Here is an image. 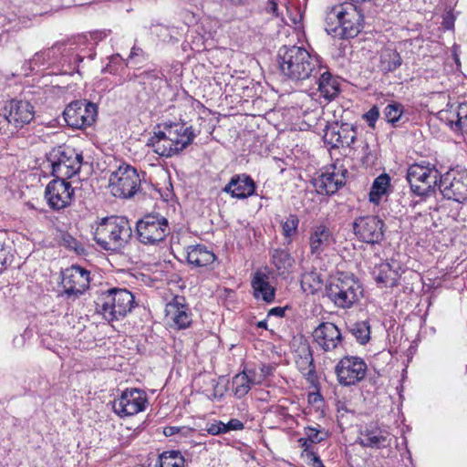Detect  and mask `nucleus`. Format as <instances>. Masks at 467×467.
Here are the masks:
<instances>
[{
  "label": "nucleus",
  "mask_w": 467,
  "mask_h": 467,
  "mask_svg": "<svg viewBox=\"0 0 467 467\" xmlns=\"http://www.w3.org/2000/svg\"><path fill=\"white\" fill-rule=\"evenodd\" d=\"M299 219L296 214H289L282 223V233L287 244H291L293 236L296 234Z\"/></svg>",
  "instance_id": "nucleus-38"
},
{
  "label": "nucleus",
  "mask_w": 467,
  "mask_h": 467,
  "mask_svg": "<svg viewBox=\"0 0 467 467\" xmlns=\"http://www.w3.org/2000/svg\"><path fill=\"white\" fill-rule=\"evenodd\" d=\"M456 105H447V109L439 112L440 119L446 121L451 128L457 129Z\"/></svg>",
  "instance_id": "nucleus-42"
},
{
  "label": "nucleus",
  "mask_w": 467,
  "mask_h": 467,
  "mask_svg": "<svg viewBox=\"0 0 467 467\" xmlns=\"http://www.w3.org/2000/svg\"><path fill=\"white\" fill-rule=\"evenodd\" d=\"M147 405V393L143 389L131 388L123 390L120 396L114 400L112 408L118 416L125 418L145 410Z\"/></svg>",
  "instance_id": "nucleus-14"
},
{
  "label": "nucleus",
  "mask_w": 467,
  "mask_h": 467,
  "mask_svg": "<svg viewBox=\"0 0 467 467\" xmlns=\"http://www.w3.org/2000/svg\"><path fill=\"white\" fill-rule=\"evenodd\" d=\"M268 9L269 12L274 14L275 16H278V5L275 0H269L268 2Z\"/></svg>",
  "instance_id": "nucleus-52"
},
{
  "label": "nucleus",
  "mask_w": 467,
  "mask_h": 467,
  "mask_svg": "<svg viewBox=\"0 0 467 467\" xmlns=\"http://www.w3.org/2000/svg\"><path fill=\"white\" fill-rule=\"evenodd\" d=\"M363 150H364L365 155L362 158V161L365 164H369L371 162V156H370V152H367V150H368V143H366L364 145Z\"/></svg>",
  "instance_id": "nucleus-53"
},
{
  "label": "nucleus",
  "mask_w": 467,
  "mask_h": 467,
  "mask_svg": "<svg viewBox=\"0 0 467 467\" xmlns=\"http://www.w3.org/2000/svg\"><path fill=\"white\" fill-rule=\"evenodd\" d=\"M385 119L394 127L400 126L409 120L404 117V107L399 102L388 104L384 109Z\"/></svg>",
  "instance_id": "nucleus-34"
},
{
  "label": "nucleus",
  "mask_w": 467,
  "mask_h": 467,
  "mask_svg": "<svg viewBox=\"0 0 467 467\" xmlns=\"http://www.w3.org/2000/svg\"><path fill=\"white\" fill-rule=\"evenodd\" d=\"M441 176L434 164L422 161L411 164L408 168L406 178L415 194L426 196L434 192Z\"/></svg>",
  "instance_id": "nucleus-7"
},
{
  "label": "nucleus",
  "mask_w": 467,
  "mask_h": 467,
  "mask_svg": "<svg viewBox=\"0 0 467 467\" xmlns=\"http://www.w3.org/2000/svg\"><path fill=\"white\" fill-rule=\"evenodd\" d=\"M140 52H142L140 48H136L135 47H133L129 56V58H132L133 57L138 56Z\"/></svg>",
  "instance_id": "nucleus-54"
},
{
  "label": "nucleus",
  "mask_w": 467,
  "mask_h": 467,
  "mask_svg": "<svg viewBox=\"0 0 467 467\" xmlns=\"http://www.w3.org/2000/svg\"><path fill=\"white\" fill-rule=\"evenodd\" d=\"M378 285L384 287H394L398 285L400 274L390 264L382 263L373 272Z\"/></svg>",
  "instance_id": "nucleus-30"
},
{
  "label": "nucleus",
  "mask_w": 467,
  "mask_h": 467,
  "mask_svg": "<svg viewBox=\"0 0 467 467\" xmlns=\"http://www.w3.org/2000/svg\"><path fill=\"white\" fill-rule=\"evenodd\" d=\"M138 78L144 89L151 94L158 93L165 83L163 74L156 70L144 71L138 76Z\"/></svg>",
  "instance_id": "nucleus-31"
},
{
  "label": "nucleus",
  "mask_w": 467,
  "mask_h": 467,
  "mask_svg": "<svg viewBox=\"0 0 467 467\" xmlns=\"http://www.w3.org/2000/svg\"><path fill=\"white\" fill-rule=\"evenodd\" d=\"M313 338L325 352L336 350L342 345L339 328L331 322H323L313 331Z\"/></svg>",
  "instance_id": "nucleus-23"
},
{
  "label": "nucleus",
  "mask_w": 467,
  "mask_h": 467,
  "mask_svg": "<svg viewBox=\"0 0 467 467\" xmlns=\"http://www.w3.org/2000/svg\"><path fill=\"white\" fill-rule=\"evenodd\" d=\"M225 433L231 431H241L244 428V423L238 419H231L227 423H224Z\"/></svg>",
  "instance_id": "nucleus-48"
},
{
  "label": "nucleus",
  "mask_w": 467,
  "mask_h": 467,
  "mask_svg": "<svg viewBox=\"0 0 467 467\" xmlns=\"http://www.w3.org/2000/svg\"><path fill=\"white\" fill-rule=\"evenodd\" d=\"M252 380L245 373H239L233 378V392L238 399L244 397L251 389Z\"/></svg>",
  "instance_id": "nucleus-36"
},
{
  "label": "nucleus",
  "mask_w": 467,
  "mask_h": 467,
  "mask_svg": "<svg viewBox=\"0 0 467 467\" xmlns=\"http://www.w3.org/2000/svg\"><path fill=\"white\" fill-rule=\"evenodd\" d=\"M132 236L129 220L123 216H110L101 220L94 233L97 244L106 251L119 252Z\"/></svg>",
  "instance_id": "nucleus-4"
},
{
  "label": "nucleus",
  "mask_w": 467,
  "mask_h": 467,
  "mask_svg": "<svg viewBox=\"0 0 467 467\" xmlns=\"http://www.w3.org/2000/svg\"><path fill=\"white\" fill-rule=\"evenodd\" d=\"M82 160V154L70 148H54L47 154L52 175L63 181H67L79 171Z\"/></svg>",
  "instance_id": "nucleus-8"
},
{
  "label": "nucleus",
  "mask_w": 467,
  "mask_h": 467,
  "mask_svg": "<svg viewBox=\"0 0 467 467\" xmlns=\"http://www.w3.org/2000/svg\"><path fill=\"white\" fill-rule=\"evenodd\" d=\"M368 366L363 358L356 356L342 358L335 367L338 383L344 387L354 386L363 380Z\"/></svg>",
  "instance_id": "nucleus-13"
},
{
  "label": "nucleus",
  "mask_w": 467,
  "mask_h": 467,
  "mask_svg": "<svg viewBox=\"0 0 467 467\" xmlns=\"http://www.w3.org/2000/svg\"><path fill=\"white\" fill-rule=\"evenodd\" d=\"M170 233L168 220L158 214H147L137 222L138 240L147 245L162 242Z\"/></svg>",
  "instance_id": "nucleus-10"
},
{
  "label": "nucleus",
  "mask_w": 467,
  "mask_h": 467,
  "mask_svg": "<svg viewBox=\"0 0 467 467\" xmlns=\"http://www.w3.org/2000/svg\"><path fill=\"white\" fill-rule=\"evenodd\" d=\"M384 222L378 216L368 215L355 219L353 231L358 240L370 244H379L384 238Z\"/></svg>",
  "instance_id": "nucleus-15"
},
{
  "label": "nucleus",
  "mask_w": 467,
  "mask_h": 467,
  "mask_svg": "<svg viewBox=\"0 0 467 467\" xmlns=\"http://www.w3.org/2000/svg\"><path fill=\"white\" fill-rule=\"evenodd\" d=\"M63 116L67 126L73 129H84L95 122L98 107L86 99L75 100L66 107Z\"/></svg>",
  "instance_id": "nucleus-12"
},
{
  "label": "nucleus",
  "mask_w": 467,
  "mask_h": 467,
  "mask_svg": "<svg viewBox=\"0 0 467 467\" xmlns=\"http://www.w3.org/2000/svg\"><path fill=\"white\" fill-rule=\"evenodd\" d=\"M192 431V430L191 428H188V427H185V426H182V427H178V426H166V427L163 428V434L166 437H171V436H174V435H177V434H179L181 436H183V437H186Z\"/></svg>",
  "instance_id": "nucleus-44"
},
{
  "label": "nucleus",
  "mask_w": 467,
  "mask_h": 467,
  "mask_svg": "<svg viewBox=\"0 0 467 467\" xmlns=\"http://www.w3.org/2000/svg\"><path fill=\"white\" fill-rule=\"evenodd\" d=\"M277 61L281 74L296 83L317 78L319 71H322L319 57L296 45L280 47Z\"/></svg>",
  "instance_id": "nucleus-1"
},
{
  "label": "nucleus",
  "mask_w": 467,
  "mask_h": 467,
  "mask_svg": "<svg viewBox=\"0 0 467 467\" xmlns=\"http://www.w3.org/2000/svg\"><path fill=\"white\" fill-rule=\"evenodd\" d=\"M379 118V109L377 106H373L368 112L363 115V119L367 121L370 128H375V124Z\"/></svg>",
  "instance_id": "nucleus-46"
},
{
  "label": "nucleus",
  "mask_w": 467,
  "mask_h": 467,
  "mask_svg": "<svg viewBox=\"0 0 467 467\" xmlns=\"http://www.w3.org/2000/svg\"><path fill=\"white\" fill-rule=\"evenodd\" d=\"M298 443H299L300 447L303 448L302 453L314 451L312 449V445L314 443H310V441L306 440V436L298 439Z\"/></svg>",
  "instance_id": "nucleus-49"
},
{
  "label": "nucleus",
  "mask_w": 467,
  "mask_h": 467,
  "mask_svg": "<svg viewBox=\"0 0 467 467\" xmlns=\"http://www.w3.org/2000/svg\"><path fill=\"white\" fill-rule=\"evenodd\" d=\"M390 185V178L387 173L378 176L370 188L369 202L378 204L381 197L387 193V190Z\"/></svg>",
  "instance_id": "nucleus-33"
},
{
  "label": "nucleus",
  "mask_w": 467,
  "mask_h": 467,
  "mask_svg": "<svg viewBox=\"0 0 467 467\" xmlns=\"http://www.w3.org/2000/svg\"><path fill=\"white\" fill-rule=\"evenodd\" d=\"M347 169L342 165L333 164L326 169L317 178L314 179L313 185L316 192L321 195H332L346 183Z\"/></svg>",
  "instance_id": "nucleus-16"
},
{
  "label": "nucleus",
  "mask_w": 467,
  "mask_h": 467,
  "mask_svg": "<svg viewBox=\"0 0 467 467\" xmlns=\"http://www.w3.org/2000/svg\"><path fill=\"white\" fill-rule=\"evenodd\" d=\"M223 191L236 199H245L254 194L255 182L246 174H235Z\"/></svg>",
  "instance_id": "nucleus-26"
},
{
  "label": "nucleus",
  "mask_w": 467,
  "mask_h": 467,
  "mask_svg": "<svg viewBox=\"0 0 467 467\" xmlns=\"http://www.w3.org/2000/svg\"><path fill=\"white\" fill-rule=\"evenodd\" d=\"M62 276V285L67 296H78L89 287V272L78 265L67 268Z\"/></svg>",
  "instance_id": "nucleus-19"
},
{
  "label": "nucleus",
  "mask_w": 467,
  "mask_h": 467,
  "mask_svg": "<svg viewBox=\"0 0 467 467\" xmlns=\"http://www.w3.org/2000/svg\"><path fill=\"white\" fill-rule=\"evenodd\" d=\"M224 422L214 420L206 424L205 431L211 435H220L225 433Z\"/></svg>",
  "instance_id": "nucleus-45"
},
{
  "label": "nucleus",
  "mask_w": 467,
  "mask_h": 467,
  "mask_svg": "<svg viewBox=\"0 0 467 467\" xmlns=\"http://www.w3.org/2000/svg\"><path fill=\"white\" fill-rule=\"evenodd\" d=\"M307 241L310 254L320 258L322 254L335 244L336 237L328 225L317 223L309 229Z\"/></svg>",
  "instance_id": "nucleus-20"
},
{
  "label": "nucleus",
  "mask_w": 467,
  "mask_h": 467,
  "mask_svg": "<svg viewBox=\"0 0 467 467\" xmlns=\"http://www.w3.org/2000/svg\"><path fill=\"white\" fill-rule=\"evenodd\" d=\"M327 295L339 308H350L363 295V288L358 278L350 273H338L327 285Z\"/></svg>",
  "instance_id": "nucleus-6"
},
{
  "label": "nucleus",
  "mask_w": 467,
  "mask_h": 467,
  "mask_svg": "<svg viewBox=\"0 0 467 467\" xmlns=\"http://www.w3.org/2000/svg\"><path fill=\"white\" fill-rule=\"evenodd\" d=\"M215 260L214 254L204 245H192L187 248V261L196 267L207 266Z\"/></svg>",
  "instance_id": "nucleus-29"
},
{
  "label": "nucleus",
  "mask_w": 467,
  "mask_h": 467,
  "mask_svg": "<svg viewBox=\"0 0 467 467\" xmlns=\"http://www.w3.org/2000/svg\"><path fill=\"white\" fill-rule=\"evenodd\" d=\"M257 327H260V328H265L266 329L267 328V322L266 320H262V321H259L257 323Z\"/></svg>",
  "instance_id": "nucleus-55"
},
{
  "label": "nucleus",
  "mask_w": 467,
  "mask_h": 467,
  "mask_svg": "<svg viewBox=\"0 0 467 467\" xmlns=\"http://www.w3.org/2000/svg\"><path fill=\"white\" fill-rule=\"evenodd\" d=\"M273 264L277 269H283L291 265L292 258L289 253L283 249H275L272 255Z\"/></svg>",
  "instance_id": "nucleus-41"
},
{
  "label": "nucleus",
  "mask_w": 467,
  "mask_h": 467,
  "mask_svg": "<svg viewBox=\"0 0 467 467\" xmlns=\"http://www.w3.org/2000/svg\"><path fill=\"white\" fill-rule=\"evenodd\" d=\"M363 20L362 10L355 4L337 5L326 12L325 29L334 37L353 38L362 30Z\"/></svg>",
  "instance_id": "nucleus-2"
},
{
  "label": "nucleus",
  "mask_w": 467,
  "mask_h": 467,
  "mask_svg": "<svg viewBox=\"0 0 467 467\" xmlns=\"http://www.w3.org/2000/svg\"><path fill=\"white\" fill-rule=\"evenodd\" d=\"M401 63V57L395 49L385 48L381 50L379 67L382 72H392L400 67Z\"/></svg>",
  "instance_id": "nucleus-32"
},
{
  "label": "nucleus",
  "mask_w": 467,
  "mask_h": 467,
  "mask_svg": "<svg viewBox=\"0 0 467 467\" xmlns=\"http://www.w3.org/2000/svg\"><path fill=\"white\" fill-rule=\"evenodd\" d=\"M317 84V90L320 95L330 101L334 99L340 91V84L337 78L334 77L328 69L322 65V71H319L317 78H313Z\"/></svg>",
  "instance_id": "nucleus-27"
},
{
  "label": "nucleus",
  "mask_w": 467,
  "mask_h": 467,
  "mask_svg": "<svg viewBox=\"0 0 467 467\" xmlns=\"http://www.w3.org/2000/svg\"><path fill=\"white\" fill-rule=\"evenodd\" d=\"M394 436L377 423H369L361 431L359 444L362 447L380 450L391 446Z\"/></svg>",
  "instance_id": "nucleus-21"
},
{
  "label": "nucleus",
  "mask_w": 467,
  "mask_h": 467,
  "mask_svg": "<svg viewBox=\"0 0 467 467\" xmlns=\"http://www.w3.org/2000/svg\"><path fill=\"white\" fill-rule=\"evenodd\" d=\"M254 296L256 299H262L266 303H272L275 300V289L269 283V276L257 271L254 273L252 281Z\"/></svg>",
  "instance_id": "nucleus-28"
},
{
  "label": "nucleus",
  "mask_w": 467,
  "mask_h": 467,
  "mask_svg": "<svg viewBox=\"0 0 467 467\" xmlns=\"http://www.w3.org/2000/svg\"><path fill=\"white\" fill-rule=\"evenodd\" d=\"M196 137L192 126L186 123L170 122L163 124V130L150 138L153 151L161 157H172L191 145Z\"/></svg>",
  "instance_id": "nucleus-3"
},
{
  "label": "nucleus",
  "mask_w": 467,
  "mask_h": 467,
  "mask_svg": "<svg viewBox=\"0 0 467 467\" xmlns=\"http://www.w3.org/2000/svg\"><path fill=\"white\" fill-rule=\"evenodd\" d=\"M74 189L70 182L63 180H52L45 190V198L53 210L59 211L72 202Z\"/></svg>",
  "instance_id": "nucleus-18"
},
{
  "label": "nucleus",
  "mask_w": 467,
  "mask_h": 467,
  "mask_svg": "<svg viewBox=\"0 0 467 467\" xmlns=\"http://www.w3.org/2000/svg\"><path fill=\"white\" fill-rule=\"evenodd\" d=\"M306 440L310 441V443H319L328 437V432L318 427H306L304 431Z\"/></svg>",
  "instance_id": "nucleus-40"
},
{
  "label": "nucleus",
  "mask_w": 467,
  "mask_h": 467,
  "mask_svg": "<svg viewBox=\"0 0 467 467\" xmlns=\"http://www.w3.org/2000/svg\"><path fill=\"white\" fill-rule=\"evenodd\" d=\"M321 280L317 274L310 273L304 275L301 280V286L306 293L314 294L321 286Z\"/></svg>",
  "instance_id": "nucleus-39"
},
{
  "label": "nucleus",
  "mask_w": 467,
  "mask_h": 467,
  "mask_svg": "<svg viewBox=\"0 0 467 467\" xmlns=\"http://www.w3.org/2000/svg\"><path fill=\"white\" fill-rule=\"evenodd\" d=\"M350 332L361 345L368 342L370 338V326L366 320L353 324Z\"/></svg>",
  "instance_id": "nucleus-37"
},
{
  "label": "nucleus",
  "mask_w": 467,
  "mask_h": 467,
  "mask_svg": "<svg viewBox=\"0 0 467 467\" xmlns=\"http://www.w3.org/2000/svg\"><path fill=\"white\" fill-rule=\"evenodd\" d=\"M25 343H26L25 334L20 335V336H16L13 339V345L16 348H22L25 345Z\"/></svg>",
  "instance_id": "nucleus-51"
},
{
  "label": "nucleus",
  "mask_w": 467,
  "mask_h": 467,
  "mask_svg": "<svg viewBox=\"0 0 467 467\" xmlns=\"http://www.w3.org/2000/svg\"><path fill=\"white\" fill-rule=\"evenodd\" d=\"M357 137V129L348 123L329 125L324 130V141L332 148L350 147Z\"/></svg>",
  "instance_id": "nucleus-22"
},
{
  "label": "nucleus",
  "mask_w": 467,
  "mask_h": 467,
  "mask_svg": "<svg viewBox=\"0 0 467 467\" xmlns=\"http://www.w3.org/2000/svg\"><path fill=\"white\" fill-rule=\"evenodd\" d=\"M306 463L311 467H324L320 457L315 452L301 453Z\"/></svg>",
  "instance_id": "nucleus-47"
},
{
  "label": "nucleus",
  "mask_w": 467,
  "mask_h": 467,
  "mask_svg": "<svg viewBox=\"0 0 467 467\" xmlns=\"http://www.w3.org/2000/svg\"><path fill=\"white\" fill-rule=\"evenodd\" d=\"M439 188L445 199L459 203L467 202V170L451 169L441 176Z\"/></svg>",
  "instance_id": "nucleus-11"
},
{
  "label": "nucleus",
  "mask_w": 467,
  "mask_h": 467,
  "mask_svg": "<svg viewBox=\"0 0 467 467\" xmlns=\"http://www.w3.org/2000/svg\"><path fill=\"white\" fill-rule=\"evenodd\" d=\"M296 353V364L297 368L307 382L312 386H316L318 382V378L316 372L310 346L307 344H301Z\"/></svg>",
  "instance_id": "nucleus-25"
},
{
  "label": "nucleus",
  "mask_w": 467,
  "mask_h": 467,
  "mask_svg": "<svg viewBox=\"0 0 467 467\" xmlns=\"http://www.w3.org/2000/svg\"><path fill=\"white\" fill-rule=\"evenodd\" d=\"M457 129L462 130L467 127V104L460 103L456 105Z\"/></svg>",
  "instance_id": "nucleus-43"
},
{
  "label": "nucleus",
  "mask_w": 467,
  "mask_h": 467,
  "mask_svg": "<svg viewBox=\"0 0 467 467\" xmlns=\"http://www.w3.org/2000/svg\"><path fill=\"white\" fill-rule=\"evenodd\" d=\"M5 109L7 112V121L16 128L30 123L35 117L34 107L26 100L13 99Z\"/></svg>",
  "instance_id": "nucleus-24"
},
{
  "label": "nucleus",
  "mask_w": 467,
  "mask_h": 467,
  "mask_svg": "<svg viewBox=\"0 0 467 467\" xmlns=\"http://www.w3.org/2000/svg\"><path fill=\"white\" fill-rule=\"evenodd\" d=\"M155 467H186V461L179 451H166L160 454Z\"/></svg>",
  "instance_id": "nucleus-35"
},
{
  "label": "nucleus",
  "mask_w": 467,
  "mask_h": 467,
  "mask_svg": "<svg viewBox=\"0 0 467 467\" xmlns=\"http://www.w3.org/2000/svg\"><path fill=\"white\" fill-rule=\"evenodd\" d=\"M109 187L115 197L129 199L140 190V178L134 167L122 164L110 174Z\"/></svg>",
  "instance_id": "nucleus-9"
},
{
  "label": "nucleus",
  "mask_w": 467,
  "mask_h": 467,
  "mask_svg": "<svg viewBox=\"0 0 467 467\" xmlns=\"http://www.w3.org/2000/svg\"><path fill=\"white\" fill-rule=\"evenodd\" d=\"M97 311L105 320L114 322L123 319L136 306L134 296L125 288H110L104 291L96 302Z\"/></svg>",
  "instance_id": "nucleus-5"
},
{
  "label": "nucleus",
  "mask_w": 467,
  "mask_h": 467,
  "mask_svg": "<svg viewBox=\"0 0 467 467\" xmlns=\"http://www.w3.org/2000/svg\"><path fill=\"white\" fill-rule=\"evenodd\" d=\"M165 318L175 329H185L192 322V313L182 296H174L165 306Z\"/></svg>",
  "instance_id": "nucleus-17"
},
{
  "label": "nucleus",
  "mask_w": 467,
  "mask_h": 467,
  "mask_svg": "<svg viewBox=\"0 0 467 467\" xmlns=\"http://www.w3.org/2000/svg\"><path fill=\"white\" fill-rule=\"evenodd\" d=\"M285 309L284 307H280V306L273 307L272 309L269 310L268 317L275 316L278 317H282L285 316Z\"/></svg>",
  "instance_id": "nucleus-50"
}]
</instances>
